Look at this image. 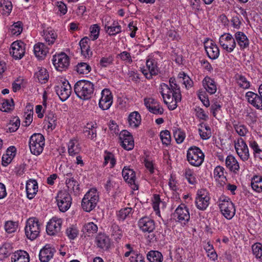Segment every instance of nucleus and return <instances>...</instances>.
<instances>
[{
	"label": "nucleus",
	"instance_id": "obj_27",
	"mask_svg": "<svg viewBox=\"0 0 262 262\" xmlns=\"http://www.w3.org/2000/svg\"><path fill=\"white\" fill-rule=\"evenodd\" d=\"M234 36L241 49H245L249 46V40L243 32L238 31L235 34Z\"/></svg>",
	"mask_w": 262,
	"mask_h": 262
},
{
	"label": "nucleus",
	"instance_id": "obj_5",
	"mask_svg": "<svg viewBox=\"0 0 262 262\" xmlns=\"http://www.w3.org/2000/svg\"><path fill=\"white\" fill-rule=\"evenodd\" d=\"M40 224L36 218H30L27 221L25 234L27 237L33 241L39 235L40 231Z\"/></svg>",
	"mask_w": 262,
	"mask_h": 262
},
{
	"label": "nucleus",
	"instance_id": "obj_42",
	"mask_svg": "<svg viewBox=\"0 0 262 262\" xmlns=\"http://www.w3.org/2000/svg\"><path fill=\"white\" fill-rule=\"evenodd\" d=\"M11 249V246L9 243L4 244L0 248V260H3L9 256Z\"/></svg>",
	"mask_w": 262,
	"mask_h": 262
},
{
	"label": "nucleus",
	"instance_id": "obj_9",
	"mask_svg": "<svg viewBox=\"0 0 262 262\" xmlns=\"http://www.w3.org/2000/svg\"><path fill=\"white\" fill-rule=\"evenodd\" d=\"M52 61L56 69L58 71H62L69 66L70 59L66 53L62 52L54 55Z\"/></svg>",
	"mask_w": 262,
	"mask_h": 262
},
{
	"label": "nucleus",
	"instance_id": "obj_23",
	"mask_svg": "<svg viewBox=\"0 0 262 262\" xmlns=\"http://www.w3.org/2000/svg\"><path fill=\"white\" fill-rule=\"evenodd\" d=\"M58 207L60 211L64 212L71 206L72 198H56Z\"/></svg>",
	"mask_w": 262,
	"mask_h": 262
},
{
	"label": "nucleus",
	"instance_id": "obj_37",
	"mask_svg": "<svg viewBox=\"0 0 262 262\" xmlns=\"http://www.w3.org/2000/svg\"><path fill=\"white\" fill-rule=\"evenodd\" d=\"M210 198H196L195 204L196 207L201 210H205L209 204Z\"/></svg>",
	"mask_w": 262,
	"mask_h": 262
},
{
	"label": "nucleus",
	"instance_id": "obj_38",
	"mask_svg": "<svg viewBox=\"0 0 262 262\" xmlns=\"http://www.w3.org/2000/svg\"><path fill=\"white\" fill-rule=\"evenodd\" d=\"M84 230L86 235L91 236L97 232L98 227L94 223L89 222L84 225Z\"/></svg>",
	"mask_w": 262,
	"mask_h": 262
},
{
	"label": "nucleus",
	"instance_id": "obj_48",
	"mask_svg": "<svg viewBox=\"0 0 262 262\" xmlns=\"http://www.w3.org/2000/svg\"><path fill=\"white\" fill-rule=\"evenodd\" d=\"M10 29L13 34L19 35L23 30L22 23L20 21L14 23Z\"/></svg>",
	"mask_w": 262,
	"mask_h": 262
},
{
	"label": "nucleus",
	"instance_id": "obj_25",
	"mask_svg": "<svg viewBox=\"0 0 262 262\" xmlns=\"http://www.w3.org/2000/svg\"><path fill=\"white\" fill-rule=\"evenodd\" d=\"M12 262H29V255L24 250L15 252L11 257Z\"/></svg>",
	"mask_w": 262,
	"mask_h": 262
},
{
	"label": "nucleus",
	"instance_id": "obj_45",
	"mask_svg": "<svg viewBox=\"0 0 262 262\" xmlns=\"http://www.w3.org/2000/svg\"><path fill=\"white\" fill-rule=\"evenodd\" d=\"M253 254L257 259L262 260V245L257 243L252 246Z\"/></svg>",
	"mask_w": 262,
	"mask_h": 262
},
{
	"label": "nucleus",
	"instance_id": "obj_32",
	"mask_svg": "<svg viewBox=\"0 0 262 262\" xmlns=\"http://www.w3.org/2000/svg\"><path fill=\"white\" fill-rule=\"evenodd\" d=\"M146 256L149 262H162L163 260L162 254L158 251H150Z\"/></svg>",
	"mask_w": 262,
	"mask_h": 262
},
{
	"label": "nucleus",
	"instance_id": "obj_6",
	"mask_svg": "<svg viewBox=\"0 0 262 262\" xmlns=\"http://www.w3.org/2000/svg\"><path fill=\"white\" fill-rule=\"evenodd\" d=\"M173 219L182 224L185 225L190 220L188 209L184 204L179 205L173 213Z\"/></svg>",
	"mask_w": 262,
	"mask_h": 262
},
{
	"label": "nucleus",
	"instance_id": "obj_51",
	"mask_svg": "<svg viewBox=\"0 0 262 262\" xmlns=\"http://www.w3.org/2000/svg\"><path fill=\"white\" fill-rule=\"evenodd\" d=\"M47 121H48V128L52 129H54L56 126V117L52 112H50L47 115Z\"/></svg>",
	"mask_w": 262,
	"mask_h": 262
},
{
	"label": "nucleus",
	"instance_id": "obj_22",
	"mask_svg": "<svg viewBox=\"0 0 262 262\" xmlns=\"http://www.w3.org/2000/svg\"><path fill=\"white\" fill-rule=\"evenodd\" d=\"M48 52L49 49L43 43L39 42L34 47V53L39 59H43Z\"/></svg>",
	"mask_w": 262,
	"mask_h": 262
},
{
	"label": "nucleus",
	"instance_id": "obj_11",
	"mask_svg": "<svg viewBox=\"0 0 262 262\" xmlns=\"http://www.w3.org/2000/svg\"><path fill=\"white\" fill-rule=\"evenodd\" d=\"M122 174L125 182L130 185L132 190L134 191L138 190L139 186L136 183V173L133 169L124 167L122 170Z\"/></svg>",
	"mask_w": 262,
	"mask_h": 262
},
{
	"label": "nucleus",
	"instance_id": "obj_59",
	"mask_svg": "<svg viewBox=\"0 0 262 262\" xmlns=\"http://www.w3.org/2000/svg\"><path fill=\"white\" fill-rule=\"evenodd\" d=\"M248 143L250 147L253 149V154L255 156H256V155L259 154L262 151L257 143L255 140H250Z\"/></svg>",
	"mask_w": 262,
	"mask_h": 262
},
{
	"label": "nucleus",
	"instance_id": "obj_20",
	"mask_svg": "<svg viewBox=\"0 0 262 262\" xmlns=\"http://www.w3.org/2000/svg\"><path fill=\"white\" fill-rule=\"evenodd\" d=\"M246 96L248 102L257 109L262 110V96L252 92H248Z\"/></svg>",
	"mask_w": 262,
	"mask_h": 262
},
{
	"label": "nucleus",
	"instance_id": "obj_41",
	"mask_svg": "<svg viewBox=\"0 0 262 262\" xmlns=\"http://www.w3.org/2000/svg\"><path fill=\"white\" fill-rule=\"evenodd\" d=\"M132 208L130 207H126L121 209L117 213V217L119 221H124L131 214Z\"/></svg>",
	"mask_w": 262,
	"mask_h": 262
},
{
	"label": "nucleus",
	"instance_id": "obj_10",
	"mask_svg": "<svg viewBox=\"0 0 262 262\" xmlns=\"http://www.w3.org/2000/svg\"><path fill=\"white\" fill-rule=\"evenodd\" d=\"M235 149L236 151L243 161H247L250 156L249 148L245 141L241 138L238 139L235 142Z\"/></svg>",
	"mask_w": 262,
	"mask_h": 262
},
{
	"label": "nucleus",
	"instance_id": "obj_61",
	"mask_svg": "<svg viewBox=\"0 0 262 262\" xmlns=\"http://www.w3.org/2000/svg\"><path fill=\"white\" fill-rule=\"evenodd\" d=\"M78 231L76 229L69 227L66 230V234L70 239H74L78 235Z\"/></svg>",
	"mask_w": 262,
	"mask_h": 262
},
{
	"label": "nucleus",
	"instance_id": "obj_60",
	"mask_svg": "<svg viewBox=\"0 0 262 262\" xmlns=\"http://www.w3.org/2000/svg\"><path fill=\"white\" fill-rule=\"evenodd\" d=\"M148 110L150 112L156 115H162L164 112L163 108L162 107H160L158 103L152 106H148Z\"/></svg>",
	"mask_w": 262,
	"mask_h": 262
},
{
	"label": "nucleus",
	"instance_id": "obj_31",
	"mask_svg": "<svg viewBox=\"0 0 262 262\" xmlns=\"http://www.w3.org/2000/svg\"><path fill=\"white\" fill-rule=\"evenodd\" d=\"M27 196L34 195L38 191V184L36 180H30L27 181L26 186Z\"/></svg>",
	"mask_w": 262,
	"mask_h": 262
},
{
	"label": "nucleus",
	"instance_id": "obj_56",
	"mask_svg": "<svg viewBox=\"0 0 262 262\" xmlns=\"http://www.w3.org/2000/svg\"><path fill=\"white\" fill-rule=\"evenodd\" d=\"M173 136L177 143L180 144L183 142L185 137V134L180 129H178L173 132Z\"/></svg>",
	"mask_w": 262,
	"mask_h": 262
},
{
	"label": "nucleus",
	"instance_id": "obj_7",
	"mask_svg": "<svg viewBox=\"0 0 262 262\" xmlns=\"http://www.w3.org/2000/svg\"><path fill=\"white\" fill-rule=\"evenodd\" d=\"M223 215L228 220L231 219L235 213V208L232 202L228 199L220 201L219 205Z\"/></svg>",
	"mask_w": 262,
	"mask_h": 262
},
{
	"label": "nucleus",
	"instance_id": "obj_43",
	"mask_svg": "<svg viewBox=\"0 0 262 262\" xmlns=\"http://www.w3.org/2000/svg\"><path fill=\"white\" fill-rule=\"evenodd\" d=\"M76 71L79 74H88L91 71V67L85 62H80L77 65Z\"/></svg>",
	"mask_w": 262,
	"mask_h": 262
},
{
	"label": "nucleus",
	"instance_id": "obj_18",
	"mask_svg": "<svg viewBox=\"0 0 262 262\" xmlns=\"http://www.w3.org/2000/svg\"><path fill=\"white\" fill-rule=\"evenodd\" d=\"M204 48L206 53L209 58L211 59H216L220 55V50L217 46L210 40V42H205L204 43Z\"/></svg>",
	"mask_w": 262,
	"mask_h": 262
},
{
	"label": "nucleus",
	"instance_id": "obj_29",
	"mask_svg": "<svg viewBox=\"0 0 262 262\" xmlns=\"http://www.w3.org/2000/svg\"><path fill=\"white\" fill-rule=\"evenodd\" d=\"M146 67L149 72L148 79L152 78L153 75H157L158 74L159 70L157 66L156 61L153 59H148L146 60Z\"/></svg>",
	"mask_w": 262,
	"mask_h": 262
},
{
	"label": "nucleus",
	"instance_id": "obj_62",
	"mask_svg": "<svg viewBox=\"0 0 262 262\" xmlns=\"http://www.w3.org/2000/svg\"><path fill=\"white\" fill-rule=\"evenodd\" d=\"M234 127L236 133L241 136H245L248 132V130L245 126L243 125H234Z\"/></svg>",
	"mask_w": 262,
	"mask_h": 262
},
{
	"label": "nucleus",
	"instance_id": "obj_3",
	"mask_svg": "<svg viewBox=\"0 0 262 262\" xmlns=\"http://www.w3.org/2000/svg\"><path fill=\"white\" fill-rule=\"evenodd\" d=\"M161 86H164L167 90L166 96L167 99L170 100L171 95L172 93V99H176V101L180 102L182 99V95L181 93L180 88L177 84L176 79L174 77H171L169 80V85L166 83H162Z\"/></svg>",
	"mask_w": 262,
	"mask_h": 262
},
{
	"label": "nucleus",
	"instance_id": "obj_26",
	"mask_svg": "<svg viewBox=\"0 0 262 262\" xmlns=\"http://www.w3.org/2000/svg\"><path fill=\"white\" fill-rule=\"evenodd\" d=\"M203 85L206 91L210 94H213L216 91V86L214 80L209 77H206L204 79Z\"/></svg>",
	"mask_w": 262,
	"mask_h": 262
},
{
	"label": "nucleus",
	"instance_id": "obj_33",
	"mask_svg": "<svg viewBox=\"0 0 262 262\" xmlns=\"http://www.w3.org/2000/svg\"><path fill=\"white\" fill-rule=\"evenodd\" d=\"M77 141L75 139L70 140L68 143V152L71 156H75L78 154L80 151V148L79 147Z\"/></svg>",
	"mask_w": 262,
	"mask_h": 262
},
{
	"label": "nucleus",
	"instance_id": "obj_17",
	"mask_svg": "<svg viewBox=\"0 0 262 262\" xmlns=\"http://www.w3.org/2000/svg\"><path fill=\"white\" fill-rule=\"evenodd\" d=\"M138 226L143 232L151 233L155 229V221L148 217H143L139 220Z\"/></svg>",
	"mask_w": 262,
	"mask_h": 262
},
{
	"label": "nucleus",
	"instance_id": "obj_4",
	"mask_svg": "<svg viewBox=\"0 0 262 262\" xmlns=\"http://www.w3.org/2000/svg\"><path fill=\"white\" fill-rule=\"evenodd\" d=\"M204 154L196 146L190 147L187 153V159L190 164L198 167L202 165L204 160Z\"/></svg>",
	"mask_w": 262,
	"mask_h": 262
},
{
	"label": "nucleus",
	"instance_id": "obj_2",
	"mask_svg": "<svg viewBox=\"0 0 262 262\" xmlns=\"http://www.w3.org/2000/svg\"><path fill=\"white\" fill-rule=\"evenodd\" d=\"M45 146L44 136L40 133H35L30 138L29 147L31 152L36 156L39 155Z\"/></svg>",
	"mask_w": 262,
	"mask_h": 262
},
{
	"label": "nucleus",
	"instance_id": "obj_8",
	"mask_svg": "<svg viewBox=\"0 0 262 262\" xmlns=\"http://www.w3.org/2000/svg\"><path fill=\"white\" fill-rule=\"evenodd\" d=\"M219 43L223 49L228 53L232 52L236 47L235 39L229 33L222 35L220 37Z\"/></svg>",
	"mask_w": 262,
	"mask_h": 262
},
{
	"label": "nucleus",
	"instance_id": "obj_49",
	"mask_svg": "<svg viewBox=\"0 0 262 262\" xmlns=\"http://www.w3.org/2000/svg\"><path fill=\"white\" fill-rule=\"evenodd\" d=\"M90 37L93 40L97 39L99 35L100 27L97 24H94L91 26L90 28Z\"/></svg>",
	"mask_w": 262,
	"mask_h": 262
},
{
	"label": "nucleus",
	"instance_id": "obj_46",
	"mask_svg": "<svg viewBox=\"0 0 262 262\" xmlns=\"http://www.w3.org/2000/svg\"><path fill=\"white\" fill-rule=\"evenodd\" d=\"M160 138L163 144H165L167 146L170 144L171 142V136L170 132L168 130H162L160 133Z\"/></svg>",
	"mask_w": 262,
	"mask_h": 262
},
{
	"label": "nucleus",
	"instance_id": "obj_64",
	"mask_svg": "<svg viewBox=\"0 0 262 262\" xmlns=\"http://www.w3.org/2000/svg\"><path fill=\"white\" fill-rule=\"evenodd\" d=\"M130 262H145L144 257L140 253H134L129 258Z\"/></svg>",
	"mask_w": 262,
	"mask_h": 262
},
{
	"label": "nucleus",
	"instance_id": "obj_19",
	"mask_svg": "<svg viewBox=\"0 0 262 262\" xmlns=\"http://www.w3.org/2000/svg\"><path fill=\"white\" fill-rule=\"evenodd\" d=\"M97 247L103 250H107L111 246L110 239L104 233H99L95 238Z\"/></svg>",
	"mask_w": 262,
	"mask_h": 262
},
{
	"label": "nucleus",
	"instance_id": "obj_13",
	"mask_svg": "<svg viewBox=\"0 0 262 262\" xmlns=\"http://www.w3.org/2000/svg\"><path fill=\"white\" fill-rule=\"evenodd\" d=\"M10 53L15 59L23 58L25 53V45L22 41H14L11 46Z\"/></svg>",
	"mask_w": 262,
	"mask_h": 262
},
{
	"label": "nucleus",
	"instance_id": "obj_44",
	"mask_svg": "<svg viewBox=\"0 0 262 262\" xmlns=\"http://www.w3.org/2000/svg\"><path fill=\"white\" fill-rule=\"evenodd\" d=\"M18 227V223L12 221H8L5 222V229L8 233L14 232Z\"/></svg>",
	"mask_w": 262,
	"mask_h": 262
},
{
	"label": "nucleus",
	"instance_id": "obj_55",
	"mask_svg": "<svg viewBox=\"0 0 262 262\" xmlns=\"http://www.w3.org/2000/svg\"><path fill=\"white\" fill-rule=\"evenodd\" d=\"M225 169L223 167L221 166H216L214 170V176L216 180H219L221 178H226L224 175Z\"/></svg>",
	"mask_w": 262,
	"mask_h": 262
},
{
	"label": "nucleus",
	"instance_id": "obj_24",
	"mask_svg": "<svg viewBox=\"0 0 262 262\" xmlns=\"http://www.w3.org/2000/svg\"><path fill=\"white\" fill-rule=\"evenodd\" d=\"M97 201L95 198H83L81 206L86 212H90L96 206Z\"/></svg>",
	"mask_w": 262,
	"mask_h": 262
},
{
	"label": "nucleus",
	"instance_id": "obj_54",
	"mask_svg": "<svg viewBox=\"0 0 262 262\" xmlns=\"http://www.w3.org/2000/svg\"><path fill=\"white\" fill-rule=\"evenodd\" d=\"M105 155L104 156V162L105 165L107 164L108 162H110L111 165V167H113L116 164V160L114 158V156L113 154L110 152L105 151Z\"/></svg>",
	"mask_w": 262,
	"mask_h": 262
},
{
	"label": "nucleus",
	"instance_id": "obj_21",
	"mask_svg": "<svg viewBox=\"0 0 262 262\" xmlns=\"http://www.w3.org/2000/svg\"><path fill=\"white\" fill-rule=\"evenodd\" d=\"M226 166L229 170L234 173H237L239 169L238 162L232 155H228L225 160Z\"/></svg>",
	"mask_w": 262,
	"mask_h": 262
},
{
	"label": "nucleus",
	"instance_id": "obj_50",
	"mask_svg": "<svg viewBox=\"0 0 262 262\" xmlns=\"http://www.w3.org/2000/svg\"><path fill=\"white\" fill-rule=\"evenodd\" d=\"M10 126L8 128V130L10 133L16 131L20 126V120L18 117H15L10 122Z\"/></svg>",
	"mask_w": 262,
	"mask_h": 262
},
{
	"label": "nucleus",
	"instance_id": "obj_28",
	"mask_svg": "<svg viewBox=\"0 0 262 262\" xmlns=\"http://www.w3.org/2000/svg\"><path fill=\"white\" fill-rule=\"evenodd\" d=\"M45 40L49 45H53L57 37V34L51 28H47L43 31Z\"/></svg>",
	"mask_w": 262,
	"mask_h": 262
},
{
	"label": "nucleus",
	"instance_id": "obj_47",
	"mask_svg": "<svg viewBox=\"0 0 262 262\" xmlns=\"http://www.w3.org/2000/svg\"><path fill=\"white\" fill-rule=\"evenodd\" d=\"M114 58L112 55L102 57L99 61L100 66L102 68H106L113 63Z\"/></svg>",
	"mask_w": 262,
	"mask_h": 262
},
{
	"label": "nucleus",
	"instance_id": "obj_35",
	"mask_svg": "<svg viewBox=\"0 0 262 262\" xmlns=\"http://www.w3.org/2000/svg\"><path fill=\"white\" fill-rule=\"evenodd\" d=\"M14 108V103L13 99L10 101L8 99H4L1 103L0 110L4 112H10L13 110Z\"/></svg>",
	"mask_w": 262,
	"mask_h": 262
},
{
	"label": "nucleus",
	"instance_id": "obj_14",
	"mask_svg": "<svg viewBox=\"0 0 262 262\" xmlns=\"http://www.w3.org/2000/svg\"><path fill=\"white\" fill-rule=\"evenodd\" d=\"M121 145L125 150H132L134 147V141L130 133L126 130H122L120 134Z\"/></svg>",
	"mask_w": 262,
	"mask_h": 262
},
{
	"label": "nucleus",
	"instance_id": "obj_40",
	"mask_svg": "<svg viewBox=\"0 0 262 262\" xmlns=\"http://www.w3.org/2000/svg\"><path fill=\"white\" fill-rule=\"evenodd\" d=\"M104 28L110 36H115L122 31L121 26H109L108 21L105 24Z\"/></svg>",
	"mask_w": 262,
	"mask_h": 262
},
{
	"label": "nucleus",
	"instance_id": "obj_57",
	"mask_svg": "<svg viewBox=\"0 0 262 262\" xmlns=\"http://www.w3.org/2000/svg\"><path fill=\"white\" fill-rule=\"evenodd\" d=\"M185 176L188 182L190 184H194L196 183V179L193 175V172L190 169H186L185 171Z\"/></svg>",
	"mask_w": 262,
	"mask_h": 262
},
{
	"label": "nucleus",
	"instance_id": "obj_52",
	"mask_svg": "<svg viewBox=\"0 0 262 262\" xmlns=\"http://www.w3.org/2000/svg\"><path fill=\"white\" fill-rule=\"evenodd\" d=\"M179 78L180 79H183V83L185 85V86L187 89L191 88L192 86V80L189 77V76H187L184 72L180 73L179 74Z\"/></svg>",
	"mask_w": 262,
	"mask_h": 262
},
{
	"label": "nucleus",
	"instance_id": "obj_53",
	"mask_svg": "<svg viewBox=\"0 0 262 262\" xmlns=\"http://www.w3.org/2000/svg\"><path fill=\"white\" fill-rule=\"evenodd\" d=\"M83 133L85 137L91 140H93L97 136L96 129H90V127L89 126H85L84 128Z\"/></svg>",
	"mask_w": 262,
	"mask_h": 262
},
{
	"label": "nucleus",
	"instance_id": "obj_34",
	"mask_svg": "<svg viewBox=\"0 0 262 262\" xmlns=\"http://www.w3.org/2000/svg\"><path fill=\"white\" fill-rule=\"evenodd\" d=\"M53 255V254L51 249H42L39 252V259L41 262H48L52 258Z\"/></svg>",
	"mask_w": 262,
	"mask_h": 262
},
{
	"label": "nucleus",
	"instance_id": "obj_16",
	"mask_svg": "<svg viewBox=\"0 0 262 262\" xmlns=\"http://www.w3.org/2000/svg\"><path fill=\"white\" fill-rule=\"evenodd\" d=\"M62 221L60 219L53 217L48 223L46 231L50 235H54L60 232Z\"/></svg>",
	"mask_w": 262,
	"mask_h": 262
},
{
	"label": "nucleus",
	"instance_id": "obj_58",
	"mask_svg": "<svg viewBox=\"0 0 262 262\" xmlns=\"http://www.w3.org/2000/svg\"><path fill=\"white\" fill-rule=\"evenodd\" d=\"M237 82L239 85L243 89H248L250 87V83L247 79L242 75L237 76Z\"/></svg>",
	"mask_w": 262,
	"mask_h": 262
},
{
	"label": "nucleus",
	"instance_id": "obj_63",
	"mask_svg": "<svg viewBox=\"0 0 262 262\" xmlns=\"http://www.w3.org/2000/svg\"><path fill=\"white\" fill-rule=\"evenodd\" d=\"M0 7L5 8L7 12L10 13L12 9V4L11 2L8 0H2L0 1Z\"/></svg>",
	"mask_w": 262,
	"mask_h": 262
},
{
	"label": "nucleus",
	"instance_id": "obj_1",
	"mask_svg": "<svg viewBox=\"0 0 262 262\" xmlns=\"http://www.w3.org/2000/svg\"><path fill=\"white\" fill-rule=\"evenodd\" d=\"M74 90L77 97L80 99L89 100L93 95L94 85L89 80H80L75 84Z\"/></svg>",
	"mask_w": 262,
	"mask_h": 262
},
{
	"label": "nucleus",
	"instance_id": "obj_12",
	"mask_svg": "<svg viewBox=\"0 0 262 262\" xmlns=\"http://www.w3.org/2000/svg\"><path fill=\"white\" fill-rule=\"evenodd\" d=\"M101 94V97L99 100V106L102 110H107L112 104L113 95L108 89L103 90Z\"/></svg>",
	"mask_w": 262,
	"mask_h": 262
},
{
	"label": "nucleus",
	"instance_id": "obj_39",
	"mask_svg": "<svg viewBox=\"0 0 262 262\" xmlns=\"http://www.w3.org/2000/svg\"><path fill=\"white\" fill-rule=\"evenodd\" d=\"M35 76L41 83H45L49 78V74L47 70L45 68H40V70L35 73Z\"/></svg>",
	"mask_w": 262,
	"mask_h": 262
},
{
	"label": "nucleus",
	"instance_id": "obj_36",
	"mask_svg": "<svg viewBox=\"0 0 262 262\" xmlns=\"http://www.w3.org/2000/svg\"><path fill=\"white\" fill-rule=\"evenodd\" d=\"M252 189L256 192L262 191V178L260 176H254L251 182Z\"/></svg>",
	"mask_w": 262,
	"mask_h": 262
},
{
	"label": "nucleus",
	"instance_id": "obj_15",
	"mask_svg": "<svg viewBox=\"0 0 262 262\" xmlns=\"http://www.w3.org/2000/svg\"><path fill=\"white\" fill-rule=\"evenodd\" d=\"M56 94L62 101H66L71 93V86L68 81H64L62 85L55 88Z\"/></svg>",
	"mask_w": 262,
	"mask_h": 262
},
{
	"label": "nucleus",
	"instance_id": "obj_30",
	"mask_svg": "<svg viewBox=\"0 0 262 262\" xmlns=\"http://www.w3.org/2000/svg\"><path fill=\"white\" fill-rule=\"evenodd\" d=\"M141 116L138 112L131 113L128 118L129 124L133 127H137L141 123Z\"/></svg>",
	"mask_w": 262,
	"mask_h": 262
}]
</instances>
